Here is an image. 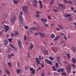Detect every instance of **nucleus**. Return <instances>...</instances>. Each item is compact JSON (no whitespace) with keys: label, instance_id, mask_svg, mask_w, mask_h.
Returning <instances> with one entry per match:
<instances>
[{"label":"nucleus","instance_id":"a878e982","mask_svg":"<svg viewBox=\"0 0 76 76\" xmlns=\"http://www.w3.org/2000/svg\"><path fill=\"white\" fill-rule=\"evenodd\" d=\"M47 19L46 18H45V20H44V23H43V24H45L46 23H47Z\"/></svg>","mask_w":76,"mask_h":76},{"label":"nucleus","instance_id":"4be33fe9","mask_svg":"<svg viewBox=\"0 0 76 76\" xmlns=\"http://www.w3.org/2000/svg\"><path fill=\"white\" fill-rule=\"evenodd\" d=\"M57 60L58 61H60V57L59 56H57L56 57Z\"/></svg>","mask_w":76,"mask_h":76},{"label":"nucleus","instance_id":"393cba45","mask_svg":"<svg viewBox=\"0 0 76 76\" xmlns=\"http://www.w3.org/2000/svg\"><path fill=\"white\" fill-rule=\"evenodd\" d=\"M61 75H62V76L64 75V76H67V75H66V73L64 72H62L61 74Z\"/></svg>","mask_w":76,"mask_h":76},{"label":"nucleus","instance_id":"37998d69","mask_svg":"<svg viewBox=\"0 0 76 76\" xmlns=\"http://www.w3.org/2000/svg\"><path fill=\"white\" fill-rule=\"evenodd\" d=\"M71 10H74V8L72 7H71Z\"/></svg>","mask_w":76,"mask_h":76},{"label":"nucleus","instance_id":"9b49d317","mask_svg":"<svg viewBox=\"0 0 76 76\" xmlns=\"http://www.w3.org/2000/svg\"><path fill=\"white\" fill-rule=\"evenodd\" d=\"M27 8L26 7V6H23L22 7V9L23 11H25L26 10Z\"/></svg>","mask_w":76,"mask_h":76},{"label":"nucleus","instance_id":"774afa93","mask_svg":"<svg viewBox=\"0 0 76 76\" xmlns=\"http://www.w3.org/2000/svg\"><path fill=\"white\" fill-rule=\"evenodd\" d=\"M7 53H9V49H7Z\"/></svg>","mask_w":76,"mask_h":76},{"label":"nucleus","instance_id":"864d4df0","mask_svg":"<svg viewBox=\"0 0 76 76\" xmlns=\"http://www.w3.org/2000/svg\"><path fill=\"white\" fill-rule=\"evenodd\" d=\"M51 26H54V23H52V24H50Z\"/></svg>","mask_w":76,"mask_h":76},{"label":"nucleus","instance_id":"473e14b6","mask_svg":"<svg viewBox=\"0 0 76 76\" xmlns=\"http://www.w3.org/2000/svg\"><path fill=\"white\" fill-rule=\"evenodd\" d=\"M44 24V27H49V26H48V24Z\"/></svg>","mask_w":76,"mask_h":76},{"label":"nucleus","instance_id":"c756f323","mask_svg":"<svg viewBox=\"0 0 76 76\" xmlns=\"http://www.w3.org/2000/svg\"><path fill=\"white\" fill-rule=\"evenodd\" d=\"M58 27H60V29H63V26H62L61 25H58Z\"/></svg>","mask_w":76,"mask_h":76},{"label":"nucleus","instance_id":"4468645a","mask_svg":"<svg viewBox=\"0 0 76 76\" xmlns=\"http://www.w3.org/2000/svg\"><path fill=\"white\" fill-rule=\"evenodd\" d=\"M13 2L15 4H17L19 2V0H13Z\"/></svg>","mask_w":76,"mask_h":76},{"label":"nucleus","instance_id":"8fccbe9b","mask_svg":"<svg viewBox=\"0 0 76 76\" xmlns=\"http://www.w3.org/2000/svg\"><path fill=\"white\" fill-rule=\"evenodd\" d=\"M56 30H57V31H60V28H56Z\"/></svg>","mask_w":76,"mask_h":76},{"label":"nucleus","instance_id":"338daca9","mask_svg":"<svg viewBox=\"0 0 76 76\" xmlns=\"http://www.w3.org/2000/svg\"><path fill=\"white\" fill-rule=\"evenodd\" d=\"M11 55L13 57L14 56V54H13V53H11Z\"/></svg>","mask_w":76,"mask_h":76},{"label":"nucleus","instance_id":"aec40b11","mask_svg":"<svg viewBox=\"0 0 76 76\" xmlns=\"http://www.w3.org/2000/svg\"><path fill=\"white\" fill-rule=\"evenodd\" d=\"M43 53L45 54V55H47V54H48V50H47V51H43Z\"/></svg>","mask_w":76,"mask_h":76},{"label":"nucleus","instance_id":"423d86ee","mask_svg":"<svg viewBox=\"0 0 76 76\" xmlns=\"http://www.w3.org/2000/svg\"><path fill=\"white\" fill-rule=\"evenodd\" d=\"M4 28L5 29V32H7V31H9V27L8 26H5L4 27Z\"/></svg>","mask_w":76,"mask_h":76},{"label":"nucleus","instance_id":"bb28decb","mask_svg":"<svg viewBox=\"0 0 76 76\" xmlns=\"http://www.w3.org/2000/svg\"><path fill=\"white\" fill-rule=\"evenodd\" d=\"M52 38H55V35L54 34H52L51 35Z\"/></svg>","mask_w":76,"mask_h":76},{"label":"nucleus","instance_id":"bf43d9fd","mask_svg":"<svg viewBox=\"0 0 76 76\" xmlns=\"http://www.w3.org/2000/svg\"><path fill=\"white\" fill-rule=\"evenodd\" d=\"M32 30H30L29 31V32H30L31 34H32Z\"/></svg>","mask_w":76,"mask_h":76},{"label":"nucleus","instance_id":"f704fd0d","mask_svg":"<svg viewBox=\"0 0 76 76\" xmlns=\"http://www.w3.org/2000/svg\"><path fill=\"white\" fill-rule=\"evenodd\" d=\"M8 65L9 66V67H12V64L10 62L8 63Z\"/></svg>","mask_w":76,"mask_h":76},{"label":"nucleus","instance_id":"79ce46f5","mask_svg":"<svg viewBox=\"0 0 76 76\" xmlns=\"http://www.w3.org/2000/svg\"><path fill=\"white\" fill-rule=\"evenodd\" d=\"M72 50H74L73 51V52H75V48L73 47H72Z\"/></svg>","mask_w":76,"mask_h":76},{"label":"nucleus","instance_id":"9d476101","mask_svg":"<svg viewBox=\"0 0 76 76\" xmlns=\"http://www.w3.org/2000/svg\"><path fill=\"white\" fill-rule=\"evenodd\" d=\"M2 16L4 19H7V15L5 13H4L2 14Z\"/></svg>","mask_w":76,"mask_h":76},{"label":"nucleus","instance_id":"de8ad7c7","mask_svg":"<svg viewBox=\"0 0 76 76\" xmlns=\"http://www.w3.org/2000/svg\"><path fill=\"white\" fill-rule=\"evenodd\" d=\"M64 39H66V40H67V37H66V36H64Z\"/></svg>","mask_w":76,"mask_h":76},{"label":"nucleus","instance_id":"f03ea898","mask_svg":"<svg viewBox=\"0 0 76 76\" xmlns=\"http://www.w3.org/2000/svg\"><path fill=\"white\" fill-rule=\"evenodd\" d=\"M16 17L15 15L13 16L11 18V20L10 21V23L11 24H13V23H15V21L16 20Z\"/></svg>","mask_w":76,"mask_h":76},{"label":"nucleus","instance_id":"6ab92c4d","mask_svg":"<svg viewBox=\"0 0 76 76\" xmlns=\"http://www.w3.org/2000/svg\"><path fill=\"white\" fill-rule=\"evenodd\" d=\"M72 63H76V59H75V58H72Z\"/></svg>","mask_w":76,"mask_h":76},{"label":"nucleus","instance_id":"6e6552de","mask_svg":"<svg viewBox=\"0 0 76 76\" xmlns=\"http://www.w3.org/2000/svg\"><path fill=\"white\" fill-rule=\"evenodd\" d=\"M30 71H31V70H32L31 72V73H33V75H35V70L34 69H33V68H32L30 69Z\"/></svg>","mask_w":76,"mask_h":76},{"label":"nucleus","instance_id":"c85d7f7f","mask_svg":"<svg viewBox=\"0 0 76 76\" xmlns=\"http://www.w3.org/2000/svg\"><path fill=\"white\" fill-rule=\"evenodd\" d=\"M60 70L61 72H64V69L63 68L60 69Z\"/></svg>","mask_w":76,"mask_h":76},{"label":"nucleus","instance_id":"72a5a7b5","mask_svg":"<svg viewBox=\"0 0 76 76\" xmlns=\"http://www.w3.org/2000/svg\"><path fill=\"white\" fill-rule=\"evenodd\" d=\"M24 11L27 13H29V10H28L27 9L26 10H25Z\"/></svg>","mask_w":76,"mask_h":76},{"label":"nucleus","instance_id":"0eeeda50","mask_svg":"<svg viewBox=\"0 0 76 76\" xmlns=\"http://www.w3.org/2000/svg\"><path fill=\"white\" fill-rule=\"evenodd\" d=\"M10 47H11V48H13V49L14 50V51H17V49L16 48V47H14V46L13 45L11 44L10 45Z\"/></svg>","mask_w":76,"mask_h":76},{"label":"nucleus","instance_id":"20e7f679","mask_svg":"<svg viewBox=\"0 0 76 76\" xmlns=\"http://www.w3.org/2000/svg\"><path fill=\"white\" fill-rule=\"evenodd\" d=\"M45 62L46 63H47V64H50V65H53V64L52 62L50 61H49V60H48L47 59H45Z\"/></svg>","mask_w":76,"mask_h":76},{"label":"nucleus","instance_id":"7ed1b4c3","mask_svg":"<svg viewBox=\"0 0 76 76\" xmlns=\"http://www.w3.org/2000/svg\"><path fill=\"white\" fill-rule=\"evenodd\" d=\"M70 70H71V66L70 64L68 65V66L67 67L66 69V71L68 72V73H70Z\"/></svg>","mask_w":76,"mask_h":76},{"label":"nucleus","instance_id":"69168bd1","mask_svg":"<svg viewBox=\"0 0 76 76\" xmlns=\"http://www.w3.org/2000/svg\"><path fill=\"white\" fill-rule=\"evenodd\" d=\"M57 72L58 73H59L60 72V69H58L57 70Z\"/></svg>","mask_w":76,"mask_h":76},{"label":"nucleus","instance_id":"c9c22d12","mask_svg":"<svg viewBox=\"0 0 76 76\" xmlns=\"http://www.w3.org/2000/svg\"><path fill=\"white\" fill-rule=\"evenodd\" d=\"M33 4L34 6V7H37V4H35V3H33Z\"/></svg>","mask_w":76,"mask_h":76},{"label":"nucleus","instance_id":"5fc2aeb1","mask_svg":"<svg viewBox=\"0 0 76 76\" xmlns=\"http://www.w3.org/2000/svg\"><path fill=\"white\" fill-rule=\"evenodd\" d=\"M41 66H42V68H44V64H41Z\"/></svg>","mask_w":76,"mask_h":76},{"label":"nucleus","instance_id":"2eb2a0df","mask_svg":"<svg viewBox=\"0 0 76 76\" xmlns=\"http://www.w3.org/2000/svg\"><path fill=\"white\" fill-rule=\"evenodd\" d=\"M39 2L40 4V9H42V2H41V1H39Z\"/></svg>","mask_w":76,"mask_h":76},{"label":"nucleus","instance_id":"2f4dec72","mask_svg":"<svg viewBox=\"0 0 76 76\" xmlns=\"http://www.w3.org/2000/svg\"><path fill=\"white\" fill-rule=\"evenodd\" d=\"M49 59H50V60H53L54 59V58L53 57H49Z\"/></svg>","mask_w":76,"mask_h":76},{"label":"nucleus","instance_id":"a18cd8bd","mask_svg":"<svg viewBox=\"0 0 76 76\" xmlns=\"http://www.w3.org/2000/svg\"><path fill=\"white\" fill-rule=\"evenodd\" d=\"M71 66H72V67L74 68H75V65H74V64H71Z\"/></svg>","mask_w":76,"mask_h":76},{"label":"nucleus","instance_id":"e433bc0d","mask_svg":"<svg viewBox=\"0 0 76 76\" xmlns=\"http://www.w3.org/2000/svg\"><path fill=\"white\" fill-rule=\"evenodd\" d=\"M56 65H55V66H56V67H57V68H58V63H56Z\"/></svg>","mask_w":76,"mask_h":76},{"label":"nucleus","instance_id":"ea45409f","mask_svg":"<svg viewBox=\"0 0 76 76\" xmlns=\"http://www.w3.org/2000/svg\"><path fill=\"white\" fill-rule=\"evenodd\" d=\"M44 18H41V21L42 22H44Z\"/></svg>","mask_w":76,"mask_h":76},{"label":"nucleus","instance_id":"4d7b16f0","mask_svg":"<svg viewBox=\"0 0 76 76\" xmlns=\"http://www.w3.org/2000/svg\"><path fill=\"white\" fill-rule=\"evenodd\" d=\"M33 29L34 30H36V29H37V28L36 27H33Z\"/></svg>","mask_w":76,"mask_h":76},{"label":"nucleus","instance_id":"49530a36","mask_svg":"<svg viewBox=\"0 0 76 76\" xmlns=\"http://www.w3.org/2000/svg\"><path fill=\"white\" fill-rule=\"evenodd\" d=\"M59 6H60V7H62L63 6V5H61V4H60L59 5Z\"/></svg>","mask_w":76,"mask_h":76},{"label":"nucleus","instance_id":"603ef678","mask_svg":"<svg viewBox=\"0 0 76 76\" xmlns=\"http://www.w3.org/2000/svg\"><path fill=\"white\" fill-rule=\"evenodd\" d=\"M53 3H54V2L50 1V2L49 4H52Z\"/></svg>","mask_w":76,"mask_h":76},{"label":"nucleus","instance_id":"e2e57ef3","mask_svg":"<svg viewBox=\"0 0 76 76\" xmlns=\"http://www.w3.org/2000/svg\"><path fill=\"white\" fill-rule=\"evenodd\" d=\"M11 37H13V34L12 33H11Z\"/></svg>","mask_w":76,"mask_h":76},{"label":"nucleus","instance_id":"13d9d810","mask_svg":"<svg viewBox=\"0 0 76 76\" xmlns=\"http://www.w3.org/2000/svg\"><path fill=\"white\" fill-rule=\"evenodd\" d=\"M25 29H28V27H27V26H25Z\"/></svg>","mask_w":76,"mask_h":76},{"label":"nucleus","instance_id":"09e8293b","mask_svg":"<svg viewBox=\"0 0 76 76\" xmlns=\"http://www.w3.org/2000/svg\"><path fill=\"white\" fill-rule=\"evenodd\" d=\"M25 70H28V67H27V66H25Z\"/></svg>","mask_w":76,"mask_h":76},{"label":"nucleus","instance_id":"f257e3e1","mask_svg":"<svg viewBox=\"0 0 76 76\" xmlns=\"http://www.w3.org/2000/svg\"><path fill=\"white\" fill-rule=\"evenodd\" d=\"M21 14L19 15V20L21 24L23 23V17H22V14H23V12H21Z\"/></svg>","mask_w":76,"mask_h":76},{"label":"nucleus","instance_id":"cd10ccee","mask_svg":"<svg viewBox=\"0 0 76 76\" xmlns=\"http://www.w3.org/2000/svg\"><path fill=\"white\" fill-rule=\"evenodd\" d=\"M20 71V69H17L16 72L18 73V74H19V72Z\"/></svg>","mask_w":76,"mask_h":76},{"label":"nucleus","instance_id":"a19ab883","mask_svg":"<svg viewBox=\"0 0 76 76\" xmlns=\"http://www.w3.org/2000/svg\"><path fill=\"white\" fill-rule=\"evenodd\" d=\"M39 33H35L34 34V35H39Z\"/></svg>","mask_w":76,"mask_h":76},{"label":"nucleus","instance_id":"ddd939ff","mask_svg":"<svg viewBox=\"0 0 76 76\" xmlns=\"http://www.w3.org/2000/svg\"><path fill=\"white\" fill-rule=\"evenodd\" d=\"M71 16H72V15H71V14H66L64 15V17H66V18H67V17H71Z\"/></svg>","mask_w":76,"mask_h":76},{"label":"nucleus","instance_id":"680f3d73","mask_svg":"<svg viewBox=\"0 0 76 76\" xmlns=\"http://www.w3.org/2000/svg\"><path fill=\"white\" fill-rule=\"evenodd\" d=\"M8 40L10 42L12 41V39H9Z\"/></svg>","mask_w":76,"mask_h":76},{"label":"nucleus","instance_id":"0e129e2a","mask_svg":"<svg viewBox=\"0 0 76 76\" xmlns=\"http://www.w3.org/2000/svg\"><path fill=\"white\" fill-rule=\"evenodd\" d=\"M2 35V31H0V36Z\"/></svg>","mask_w":76,"mask_h":76},{"label":"nucleus","instance_id":"39448f33","mask_svg":"<svg viewBox=\"0 0 76 76\" xmlns=\"http://www.w3.org/2000/svg\"><path fill=\"white\" fill-rule=\"evenodd\" d=\"M39 35H40V36L42 38H43L45 37V34H44L43 33H42V31H40L39 32Z\"/></svg>","mask_w":76,"mask_h":76},{"label":"nucleus","instance_id":"b1692460","mask_svg":"<svg viewBox=\"0 0 76 76\" xmlns=\"http://www.w3.org/2000/svg\"><path fill=\"white\" fill-rule=\"evenodd\" d=\"M33 47H34V46H33L32 45L29 47V48H28V50H31V49H32V48H33Z\"/></svg>","mask_w":76,"mask_h":76},{"label":"nucleus","instance_id":"3c124183","mask_svg":"<svg viewBox=\"0 0 76 76\" xmlns=\"http://www.w3.org/2000/svg\"><path fill=\"white\" fill-rule=\"evenodd\" d=\"M4 43H7V41L6 40H5L4 41Z\"/></svg>","mask_w":76,"mask_h":76},{"label":"nucleus","instance_id":"4c0bfd02","mask_svg":"<svg viewBox=\"0 0 76 76\" xmlns=\"http://www.w3.org/2000/svg\"><path fill=\"white\" fill-rule=\"evenodd\" d=\"M33 3H36V4H37V3H38V2H37V0H34Z\"/></svg>","mask_w":76,"mask_h":76},{"label":"nucleus","instance_id":"052dcab7","mask_svg":"<svg viewBox=\"0 0 76 76\" xmlns=\"http://www.w3.org/2000/svg\"><path fill=\"white\" fill-rule=\"evenodd\" d=\"M64 1V3H67V1L66 0Z\"/></svg>","mask_w":76,"mask_h":76},{"label":"nucleus","instance_id":"f8f14e48","mask_svg":"<svg viewBox=\"0 0 76 76\" xmlns=\"http://www.w3.org/2000/svg\"><path fill=\"white\" fill-rule=\"evenodd\" d=\"M18 44L19 47L20 48L21 47L22 43H21V41H19L18 42Z\"/></svg>","mask_w":76,"mask_h":76},{"label":"nucleus","instance_id":"412c9836","mask_svg":"<svg viewBox=\"0 0 76 76\" xmlns=\"http://www.w3.org/2000/svg\"><path fill=\"white\" fill-rule=\"evenodd\" d=\"M19 34L18 32L16 31L14 33V35H15V36H16V35H18Z\"/></svg>","mask_w":76,"mask_h":76},{"label":"nucleus","instance_id":"a211bd4d","mask_svg":"<svg viewBox=\"0 0 76 76\" xmlns=\"http://www.w3.org/2000/svg\"><path fill=\"white\" fill-rule=\"evenodd\" d=\"M5 71L6 72V73H7V75H9L10 74L9 71L7 69H6V68H5Z\"/></svg>","mask_w":76,"mask_h":76},{"label":"nucleus","instance_id":"5701e85b","mask_svg":"<svg viewBox=\"0 0 76 76\" xmlns=\"http://www.w3.org/2000/svg\"><path fill=\"white\" fill-rule=\"evenodd\" d=\"M67 19H68V20H69V22H71V21H72V18H67Z\"/></svg>","mask_w":76,"mask_h":76},{"label":"nucleus","instance_id":"f3484780","mask_svg":"<svg viewBox=\"0 0 76 76\" xmlns=\"http://www.w3.org/2000/svg\"><path fill=\"white\" fill-rule=\"evenodd\" d=\"M59 38V36H56L55 38L54 39L53 41H57V39H58Z\"/></svg>","mask_w":76,"mask_h":76},{"label":"nucleus","instance_id":"6e6d98bb","mask_svg":"<svg viewBox=\"0 0 76 76\" xmlns=\"http://www.w3.org/2000/svg\"><path fill=\"white\" fill-rule=\"evenodd\" d=\"M7 43H4V45L5 46H6V45H7Z\"/></svg>","mask_w":76,"mask_h":76},{"label":"nucleus","instance_id":"7c9ffc66","mask_svg":"<svg viewBox=\"0 0 76 76\" xmlns=\"http://www.w3.org/2000/svg\"><path fill=\"white\" fill-rule=\"evenodd\" d=\"M53 10V12H58V10L57 9H54Z\"/></svg>","mask_w":76,"mask_h":76},{"label":"nucleus","instance_id":"1a4fd4ad","mask_svg":"<svg viewBox=\"0 0 76 76\" xmlns=\"http://www.w3.org/2000/svg\"><path fill=\"white\" fill-rule=\"evenodd\" d=\"M39 12L38 11H36L37 14H36L35 15V17L36 18H39V17H40V16H39Z\"/></svg>","mask_w":76,"mask_h":76},{"label":"nucleus","instance_id":"58836bf2","mask_svg":"<svg viewBox=\"0 0 76 76\" xmlns=\"http://www.w3.org/2000/svg\"><path fill=\"white\" fill-rule=\"evenodd\" d=\"M67 57L68 58H69V59L70 58V54H67Z\"/></svg>","mask_w":76,"mask_h":76},{"label":"nucleus","instance_id":"c03bdc74","mask_svg":"<svg viewBox=\"0 0 76 76\" xmlns=\"http://www.w3.org/2000/svg\"><path fill=\"white\" fill-rule=\"evenodd\" d=\"M17 65L18 67H20V63L19 62H18L17 63Z\"/></svg>","mask_w":76,"mask_h":76},{"label":"nucleus","instance_id":"dca6fc26","mask_svg":"<svg viewBox=\"0 0 76 76\" xmlns=\"http://www.w3.org/2000/svg\"><path fill=\"white\" fill-rule=\"evenodd\" d=\"M36 61L37 63H38V64H39L40 63V62H39V60L38 59V58H36Z\"/></svg>","mask_w":76,"mask_h":76}]
</instances>
